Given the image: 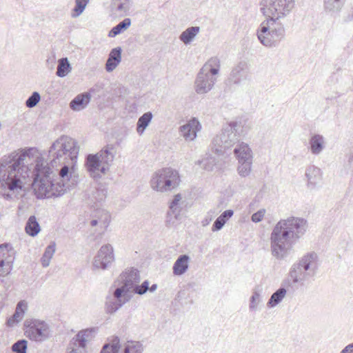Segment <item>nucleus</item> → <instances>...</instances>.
Wrapping results in <instances>:
<instances>
[{"label":"nucleus","mask_w":353,"mask_h":353,"mask_svg":"<svg viewBox=\"0 0 353 353\" xmlns=\"http://www.w3.org/2000/svg\"><path fill=\"white\" fill-rule=\"evenodd\" d=\"M25 230L30 236H35L40 232V225L34 215H32L28 218L26 224Z\"/></svg>","instance_id":"7c9ffc66"},{"label":"nucleus","mask_w":353,"mask_h":353,"mask_svg":"<svg viewBox=\"0 0 353 353\" xmlns=\"http://www.w3.org/2000/svg\"><path fill=\"white\" fill-rule=\"evenodd\" d=\"M307 229V221L303 218L290 216L281 219L274 225L270 234L272 255L279 261L285 259Z\"/></svg>","instance_id":"7ed1b4c3"},{"label":"nucleus","mask_w":353,"mask_h":353,"mask_svg":"<svg viewBox=\"0 0 353 353\" xmlns=\"http://www.w3.org/2000/svg\"><path fill=\"white\" fill-rule=\"evenodd\" d=\"M115 153L114 146L113 145H107L97 154L99 156V157L103 165L108 166L109 168V166L114 161Z\"/></svg>","instance_id":"4be33fe9"},{"label":"nucleus","mask_w":353,"mask_h":353,"mask_svg":"<svg viewBox=\"0 0 353 353\" xmlns=\"http://www.w3.org/2000/svg\"><path fill=\"white\" fill-rule=\"evenodd\" d=\"M132 5L131 0H112L111 8L112 10L120 15H126Z\"/></svg>","instance_id":"cd10ccee"},{"label":"nucleus","mask_w":353,"mask_h":353,"mask_svg":"<svg viewBox=\"0 0 353 353\" xmlns=\"http://www.w3.org/2000/svg\"><path fill=\"white\" fill-rule=\"evenodd\" d=\"M149 284L150 283L148 280L144 281L140 286H137L135 288V294L143 295L146 293L147 291L154 292L157 288V285L152 284L150 287H149Z\"/></svg>","instance_id":"37998d69"},{"label":"nucleus","mask_w":353,"mask_h":353,"mask_svg":"<svg viewBox=\"0 0 353 353\" xmlns=\"http://www.w3.org/2000/svg\"><path fill=\"white\" fill-rule=\"evenodd\" d=\"M90 225L94 227L99 225L102 229L105 230L109 225L110 221V215L103 209H97L92 215Z\"/></svg>","instance_id":"f3484780"},{"label":"nucleus","mask_w":353,"mask_h":353,"mask_svg":"<svg viewBox=\"0 0 353 353\" xmlns=\"http://www.w3.org/2000/svg\"><path fill=\"white\" fill-rule=\"evenodd\" d=\"M305 177L309 187H314L321 179V170L314 165H309L305 170Z\"/></svg>","instance_id":"393cba45"},{"label":"nucleus","mask_w":353,"mask_h":353,"mask_svg":"<svg viewBox=\"0 0 353 353\" xmlns=\"http://www.w3.org/2000/svg\"><path fill=\"white\" fill-rule=\"evenodd\" d=\"M152 117L153 115L151 112H147L139 118L137 123V132L139 135L144 132L151 122Z\"/></svg>","instance_id":"473e14b6"},{"label":"nucleus","mask_w":353,"mask_h":353,"mask_svg":"<svg viewBox=\"0 0 353 353\" xmlns=\"http://www.w3.org/2000/svg\"><path fill=\"white\" fill-rule=\"evenodd\" d=\"M14 261V251L8 244L0 245V276L10 274Z\"/></svg>","instance_id":"f8f14e48"},{"label":"nucleus","mask_w":353,"mask_h":353,"mask_svg":"<svg viewBox=\"0 0 353 353\" xmlns=\"http://www.w3.org/2000/svg\"><path fill=\"white\" fill-rule=\"evenodd\" d=\"M122 49L121 47H117L111 50L105 63V70L107 72L113 71L121 61Z\"/></svg>","instance_id":"aec40b11"},{"label":"nucleus","mask_w":353,"mask_h":353,"mask_svg":"<svg viewBox=\"0 0 353 353\" xmlns=\"http://www.w3.org/2000/svg\"><path fill=\"white\" fill-rule=\"evenodd\" d=\"M27 343L25 339L19 340L12 345V350L16 353H26Z\"/></svg>","instance_id":"a18cd8bd"},{"label":"nucleus","mask_w":353,"mask_h":353,"mask_svg":"<svg viewBox=\"0 0 353 353\" xmlns=\"http://www.w3.org/2000/svg\"><path fill=\"white\" fill-rule=\"evenodd\" d=\"M262 302L260 292L257 289H254L250 299L249 309L250 311H256L258 310L259 305Z\"/></svg>","instance_id":"ea45409f"},{"label":"nucleus","mask_w":353,"mask_h":353,"mask_svg":"<svg viewBox=\"0 0 353 353\" xmlns=\"http://www.w3.org/2000/svg\"><path fill=\"white\" fill-rule=\"evenodd\" d=\"M131 25V19L125 18L117 25L114 26L109 32L108 37H114L124 30H127Z\"/></svg>","instance_id":"4c0bfd02"},{"label":"nucleus","mask_w":353,"mask_h":353,"mask_svg":"<svg viewBox=\"0 0 353 353\" xmlns=\"http://www.w3.org/2000/svg\"><path fill=\"white\" fill-rule=\"evenodd\" d=\"M265 214V209H261L258 210L256 212L254 213L251 216V220L254 223H259L262 221L264 215Z\"/></svg>","instance_id":"09e8293b"},{"label":"nucleus","mask_w":353,"mask_h":353,"mask_svg":"<svg viewBox=\"0 0 353 353\" xmlns=\"http://www.w3.org/2000/svg\"><path fill=\"white\" fill-rule=\"evenodd\" d=\"M318 256L314 252L307 253L290 268L288 279L285 281L288 286L296 284L303 285L310 278L314 276L317 270Z\"/></svg>","instance_id":"423d86ee"},{"label":"nucleus","mask_w":353,"mask_h":353,"mask_svg":"<svg viewBox=\"0 0 353 353\" xmlns=\"http://www.w3.org/2000/svg\"><path fill=\"white\" fill-rule=\"evenodd\" d=\"M190 258L187 254L180 255L174 263L172 272L174 276L184 274L189 268Z\"/></svg>","instance_id":"412c9836"},{"label":"nucleus","mask_w":353,"mask_h":353,"mask_svg":"<svg viewBox=\"0 0 353 353\" xmlns=\"http://www.w3.org/2000/svg\"><path fill=\"white\" fill-rule=\"evenodd\" d=\"M181 182L177 170L171 168H165L154 173L150 180L153 190L158 192H168L176 188Z\"/></svg>","instance_id":"6e6552de"},{"label":"nucleus","mask_w":353,"mask_h":353,"mask_svg":"<svg viewBox=\"0 0 353 353\" xmlns=\"http://www.w3.org/2000/svg\"><path fill=\"white\" fill-rule=\"evenodd\" d=\"M23 326L25 335L31 341L41 343L50 337V326L44 321L27 319Z\"/></svg>","instance_id":"1a4fd4ad"},{"label":"nucleus","mask_w":353,"mask_h":353,"mask_svg":"<svg viewBox=\"0 0 353 353\" xmlns=\"http://www.w3.org/2000/svg\"><path fill=\"white\" fill-rule=\"evenodd\" d=\"M239 163L238 172L240 176L243 177L248 176L251 172L252 161L240 160Z\"/></svg>","instance_id":"a19ab883"},{"label":"nucleus","mask_w":353,"mask_h":353,"mask_svg":"<svg viewBox=\"0 0 353 353\" xmlns=\"http://www.w3.org/2000/svg\"><path fill=\"white\" fill-rule=\"evenodd\" d=\"M216 81V77L200 70L195 80L196 92L199 94L208 93L212 89Z\"/></svg>","instance_id":"ddd939ff"},{"label":"nucleus","mask_w":353,"mask_h":353,"mask_svg":"<svg viewBox=\"0 0 353 353\" xmlns=\"http://www.w3.org/2000/svg\"><path fill=\"white\" fill-rule=\"evenodd\" d=\"M56 251V243L52 241L46 248L44 253L41 259V265L43 268L49 266L50 260Z\"/></svg>","instance_id":"72a5a7b5"},{"label":"nucleus","mask_w":353,"mask_h":353,"mask_svg":"<svg viewBox=\"0 0 353 353\" xmlns=\"http://www.w3.org/2000/svg\"><path fill=\"white\" fill-rule=\"evenodd\" d=\"M97 154H90L85 159V167L91 176L100 178L101 174H105L108 170V166L103 165Z\"/></svg>","instance_id":"4468645a"},{"label":"nucleus","mask_w":353,"mask_h":353,"mask_svg":"<svg viewBox=\"0 0 353 353\" xmlns=\"http://www.w3.org/2000/svg\"><path fill=\"white\" fill-rule=\"evenodd\" d=\"M353 162V151H350L348 154V163L351 164Z\"/></svg>","instance_id":"603ef678"},{"label":"nucleus","mask_w":353,"mask_h":353,"mask_svg":"<svg viewBox=\"0 0 353 353\" xmlns=\"http://www.w3.org/2000/svg\"><path fill=\"white\" fill-rule=\"evenodd\" d=\"M5 197L8 199H10L11 198V195L10 194H7L5 195Z\"/></svg>","instance_id":"864d4df0"},{"label":"nucleus","mask_w":353,"mask_h":353,"mask_svg":"<svg viewBox=\"0 0 353 353\" xmlns=\"http://www.w3.org/2000/svg\"><path fill=\"white\" fill-rule=\"evenodd\" d=\"M248 75L247 64L244 61H241L232 68L228 77V82L230 84L239 85L247 79Z\"/></svg>","instance_id":"2eb2a0df"},{"label":"nucleus","mask_w":353,"mask_h":353,"mask_svg":"<svg viewBox=\"0 0 353 353\" xmlns=\"http://www.w3.org/2000/svg\"><path fill=\"white\" fill-rule=\"evenodd\" d=\"M241 122L230 121L222 128L221 133L212 141V150L217 154H223L236 144L245 135Z\"/></svg>","instance_id":"0eeeda50"},{"label":"nucleus","mask_w":353,"mask_h":353,"mask_svg":"<svg viewBox=\"0 0 353 353\" xmlns=\"http://www.w3.org/2000/svg\"><path fill=\"white\" fill-rule=\"evenodd\" d=\"M79 152L77 142L68 136H61L52 144L48 160L52 167L63 166L58 172L43 161L37 162L32 187L38 199L61 196L76 185L74 172Z\"/></svg>","instance_id":"f257e3e1"},{"label":"nucleus","mask_w":353,"mask_h":353,"mask_svg":"<svg viewBox=\"0 0 353 353\" xmlns=\"http://www.w3.org/2000/svg\"><path fill=\"white\" fill-rule=\"evenodd\" d=\"M96 330V328L90 327L79 331L70 341L66 353H85L87 343Z\"/></svg>","instance_id":"9d476101"},{"label":"nucleus","mask_w":353,"mask_h":353,"mask_svg":"<svg viewBox=\"0 0 353 353\" xmlns=\"http://www.w3.org/2000/svg\"><path fill=\"white\" fill-rule=\"evenodd\" d=\"M114 260L113 248L110 244H106L99 249L94 258L93 267L95 269L105 270Z\"/></svg>","instance_id":"9b49d317"},{"label":"nucleus","mask_w":353,"mask_h":353,"mask_svg":"<svg viewBox=\"0 0 353 353\" xmlns=\"http://www.w3.org/2000/svg\"><path fill=\"white\" fill-rule=\"evenodd\" d=\"M26 308V303L24 301H19L17 305L14 313L7 320V325L8 327H13L15 324L20 322L24 316Z\"/></svg>","instance_id":"b1692460"},{"label":"nucleus","mask_w":353,"mask_h":353,"mask_svg":"<svg viewBox=\"0 0 353 353\" xmlns=\"http://www.w3.org/2000/svg\"><path fill=\"white\" fill-rule=\"evenodd\" d=\"M122 285L117 288L112 294L106 297L105 311L108 314H113L132 298V292L135 294V288L140 286L139 272L131 268L121 275Z\"/></svg>","instance_id":"39448f33"},{"label":"nucleus","mask_w":353,"mask_h":353,"mask_svg":"<svg viewBox=\"0 0 353 353\" xmlns=\"http://www.w3.org/2000/svg\"><path fill=\"white\" fill-rule=\"evenodd\" d=\"M233 152L239 161L240 160L252 161V151L249 145L244 142L237 144Z\"/></svg>","instance_id":"5701e85b"},{"label":"nucleus","mask_w":353,"mask_h":353,"mask_svg":"<svg viewBox=\"0 0 353 353\" xmlns=\"http://www.w3.org/2000/svg\"><path fill=\"white\" fill-rule=\"evenodd\" d=\"M41 96L38 92H33L26 101V105L29 108H34L40 101Z\"/></svg>","instance_id":"c03bdc74"},{"label":"nucleus","mask_w":353,"mask_h":353,"mask_svg":"<svg viewBox=\"0 0 353 353\" xmlns=\"http://www.w3.org/2000/svg\"><path fill=\"white\" fill-rule=\"evenodd\" d=\"M201 125L195 118L191 119L187 123L179 128L181 135L185 141H193L196 137V133L200 130Z\"/></svg>","instance_id":"dca6fc26"},{"label":"nucleus","mask_w":353,"mask_h":353,"mask_svg":"<svg viewBox=\"0 0 353 353\" xmlns=\"http://www.w3.org/2000/svg\"><path fill=\"white\" fill-rule=\"evenodd\" d=\"M71 65L69 63L68 58L64 57L59 59L57 70L56 72L57 76L59 77H64L71 71Z\"/></svg>","instance_id":"e433bc0d"},{"label":"nucleus","mask_w":353,"mask_h":353,"mask_svg":"<svg viewBox=\"0 0 353 353\" xmlns=\"http://www.w3.org/2000/svg\"><path fill=\"white\" fill-rule=\"evenodd\" d=\"M261 10L268 17L258 30L257 37L265 47H276L285 37L283 26L276 21L287 16L294 6V0H262Z\"/></svg>","instance_id":"f03ea898"},{"label":"nucleus","mask_w":353,"mask_h":353,"mask_svg":"<svg viewBox=\"0 0 353 353\" xmlns=\"http://www.w3.org/2000/svg\"><path fill=\"white\" fill-rule=\"evenodd\" d=\"M89 0H75V6L72 10L71 16L72 18H77L84 11Z\"/></svg>","instance_id":"79ce46f5"},{"label":"nucleus","mask_w":353,"mask_h":353,"mask_svg":"<svg viewBox=\"0 0 353 353\" xmlns=\"http://www.w3.org/2000/svg\"><path fill=\"white\" fill-rule=\"evenodd\" d=\"M345 0H323L325 10L332 14L337 13L341 10Z\"/></svg>","instance_id":"c9c22d12"},{"label":"nucleus","mask_w":353,"mask_h":353,"mask_svg":"<svg viewBox=\"0 0 353 353\" xmlns=\"http://www.w3.org/2000/svg\"><path fill=\"white\" fill-rule=\"evenodd\" d=\"M221 67L219 59L217 57L210 58L201 68V71L206 72L211 76L216 77L219 74Z\"/></svg>","instance_id":"bb28decb"},{"label":"nucleus","mask_w":353,"mask_h":353,"mask_svg":"<svg viewBox=\"0 0 353 353\" xmlns=\"http://www.w3.org/2000/svg\"><path fill=\"white\" fill-rule=\"evenodd\" d=\"M214 159L212 158L203 159L199 161V164L201 165L205 170H212L214 166Z\"/></svg>","instance_id":"de8ad7c7"},{"label":"nucleus","mask_w":353,"mask_h":353,"mask_svg":"<svg viewBox=\"0 0 353 353\" xmlns=\"http://www.w3.org/2000/svg\"><path fill=\"white\" fill-rule=\"evenodd\" d=\"M285 285H288V283L283 281L281 284V287H280L271 295L267 303L268 307H274L282 301L287 293V290L285 288Z\"/></svg>","instance_id":"a878e982"},{"label":"nucleus","mask_w":353,"mask_h":353,"mask_svg":"<svg viewBox=\"0 0 353 353\" xmlns=\"http://www.w3.org/2000/svg\"><path fill=\"white\" fill-rule=\"evenodd\" d=\"M121 348L120 339L118 336H114L111 343L105 344L101 351V353H119Z\"/></svg>","instance_id":"58836bf2"},{"label":"nucleus","mask_w":353,"mask_h":353,"mask_svg":"<svg viewBox=\"0 0 353 353\" xmlns=\"http://www.w3.org/2000/svg\"><path fill=\"white\" fill-rule=\"evenodd\" d=\"M122 353H143V346L140 341H128L121 345Z\"/></svg>","instance_id":"2f4dec72"},{"label":"nucleus","mask_w":353,"mask_h":353,"mask_svg":"<svg viewBox=\"0 0 353 353\" xmlns=\"http://www.w3.org/2000/svg\"><path fill=\"white\" fill-rule=\"evenodd\" d=\"M93 90L94 89L92 88L89 92L78 94L70 101V108L74 111H80L85 108L90 101V92Z\"/></svg>","instance_id":"a211bd4d"},{"label":"nucleus","mask_w":353,"mask_h":353,"mask_svg":"<svg viewBox=\"0 0 353 353\" xmlns=\"http://www.w3.org/2000/svg\"><path fill=\"white\" fill-rule=\"evenodd\" d=\"M310 150L312 154L319 155L325 147V138L319 134H312L309 139Z\"/></svg>","instance_id":"6ab92c4d"},{"label":"nucleus","mask_w":353,"mask_h":353,"mask_svg":"<svg viewBox=\"0 0 353 353\" xmlns=\"http://www.w3.org/2000/svg\"><path fill=\"white\" fill-rule=\"evenodd\" d=\"M212 220V216H206L202 221L201 224L203 226H207Z\"/></svg>","instance_id":"3c124183"},{"label":"nucleus","mask_w":353,"mask_h":353,"mask_svg":"<svg viewBox=\"0 0 353 353\" xmlns=\"http://www.w3.org/2000/svg\"><path fill=\"white\" fill-rule=\"evenodd\" d=\"M32 150L31 148H20L0 158V188L14 194L22 191L25 181L31 172L25 160L30 157Z\"/></svg>","instance_id":"20e7f679"},{"label":"nucleus","mask_w":353,"mask_h":353,"mask_svg":"<svg viewBox=\"0 0 353 353\" xmlns=\"http://www.w3.org/2000/svg\"><path fill=\"white\" fill-rule=\"evenodd\" d=\"M233 214L234 211L232 210H225L214 222L212 227V231L217 232L221 230Z\"/></svg>","instance_id":"c85d7f7f"},{"label":"nucleus","mask_w":353,"mask_h":353,"mask_svg":"<svg viewBox=\"0 0 353 353\" xmlns=\"http://www.w3.org/2000/svg\"><path fill=\"white\" fill-rule=\"evenodd\" d=\"M181 199V194L174 195V199L170 203V211L168 212V216H174L176 219H178L181 210L180 204Z\"/></svg>","instance_id":"f704fd0d"},{"label":"nucleus","mask_w":353,"mask_h":353,"mask_svg":"<svg viewBox=\"0 0 353 353\" xmlns=\"http://www.w3.org/2000/svg\"><path fill=\"white\" fill-rule=\"evenodd\" d=\"M340 353H353V343L345 347Z\"/></svg>","instance_id":"8fccbe9b"},{"label":"nucleus","mask_w":353,"mask_h":353,"mask_svg":"<svg viewBox=\"0 0 353 353\" xmlns=\"http://www.w3.org/2000/svg\"><path fill=\"white\" fill-rule=\"evenodd\" d=\"M200 32V28L199 26H192L188 28L182 32L179 36V39L185 44H190L196 36Z\"/></svg>","instance_id":"c756f323"},{"label":"nucleus","mask_w":353,"mask_h":353,"mask_svg":"<svg viewBox=\"0 0 353 353\" xmlns=\"http://www.w3.org/2000/svg\"><path fill=\"white\" fill-rule=\"evenodd\" d=\"M107 191L105 188H98L93 194V197L97 202L104 201L106 197Z\"/></svg>","instance_id":"49530a36"}]
</instances>
